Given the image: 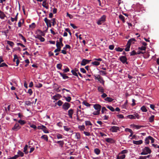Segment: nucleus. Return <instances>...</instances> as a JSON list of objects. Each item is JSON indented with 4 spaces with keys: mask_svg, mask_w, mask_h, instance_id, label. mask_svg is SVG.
<instances>
[{
    "mask_svg": "<svg viewBox=\"0 0 159 159\" xmlns=\"http://www.w3.org/2000/svg\"><path fill=\"white\" fill-rule=\"evenodd\" d=\"M44 21L45 22L48 27H51V21L50 20H48L47 18L46 17L44 19Z\"/></svg>",
    "mask_w": 159,
    "mask_h": 159,
    "instance_id": "nucleus-8",
    "label": "nucleus"
},
{
    "mask_svg": "<svg viewBox=\"0 0 159 159\" xmlns=\"http://www.w3.org/2000/svg\"><path fill=\"white\" fill-rule=\"evenodd\" d=\"M113 99L110 97H107L104 98V100L109 102H111L113 100Z\"/></svg>",
    "mask_w": 159,
    "mask_h": 159,
    "instance_id": "nucleus-21",
    "label": "nucleus"
},
{
    "mask_svg": "<svg viewBox=\"0 0 159 159\" xmlns=\"http://www.w3.org/2000/svg\"><path fill=\"white\" fill-rule=\"evenodd\" d=\"M94 60L96 61L92 62L91 64L93 65L96 66H98L100 65V62L98 61H102V59L101 58H95Z\"/></svg>",
    "mask_w": 159,
    "mask_h": 159,
    "instance_id": "nucleus-2",
    "label": "nucleus"
},
{
    "mask_svg": "<svg viewBox=\"0 0 159 159\" xmlns=\"http://www.w3.org/2000/svg\"><path fill=\"white\" fill-rule=\"evenodd\" d=\"M41 138L44 139L46 141H48V137L46 135H44L42 136L41 137Z\"/></svg>",
    "mask_w": 159,
    "mask_h": 159,
    "instance_id": "nucleus-22",
    "label": "nucleus"
},
{
    "mask_svg": "<svg viewBox=\"0 0 159 159\" xmlns=\"http://www.w3.org/2000/svg\"><path fill=\"white\" fill-rule=\"evenodd\" d=\"M94 152L97 155H99L100 153V150L98 148H96L94 150Z\"/></svg>",
    "mask_w": 159,
    "mask_h": 159,
    "instance_id": "nucleus-23",
    "label": "nucleus"
},
{
    "mask_svg": "<svg viewBox=\"0 0 159 159\" xmlns=\"http://www.w3.org/2000/svg\"><path fill=\"white\" fill-rule=\"evenodd\" d=\"M107 107L112 111L113 112L115 111V109L111 106H108Z\"/></svg>",
    "mask_w": 159,
    "mask_h": 159,
    "instance_id": "nucleus-37",
    "label": "nucleus"
},
{
    "mask_svg": "<svg viewBox=\"0 0 159 159\" xmlns=\"http://www.w3.org/2000/svg\"><path fill=\"white\" fill-rule=\"evenodd\" d=\"M18 123H19L21 125H23L26 123V122L24 120H18Z\"/></svg>",
    "mask_w": 159,
    "mask_h": 159,
    "instance_id": "nucleus-33",
    "label": "nucleus"
},
{
    "mask_svg": "<svg viewBox=\"0 0 159 159\" xmlns=\"http://www.w3.org/2000/svg\"><path fill=\"white\" fill-rule=\"evenodd\" d=\"M106 18V16L105 15H103L97 21V24L98 25H101L105 21Z\"/></svg>",
    "mask_w": 159,
    "mask_h": 159,
    "instance_id": "nucleus-1",
    "label": "nucleus"
},
{
    "mask_svg": "<svg viewBox=\"0 0 159 159\" xmlns=\"http://www.w3.org/2000/svg\"><path fill=\"white\" fill-rule=\"evenodd\" d=\"M137 55L136 52L134 50H133L130 53V56H132L133 55Z\"/></svg>",
    "mask_w": 159,
    "mask_h": 159,
    "instance_id": "nucleus-54",
    "label": "nucleus"
},
{
    "mask_svg": "<svg viewBox=\"0 0 159 159\" xmlns=\"http://www.w3.org/2000/svg\"><path fill=\"white\" fill-rule=\"evenodd\" d=\"M106 141L108 143H113L115 142V141L112 138H107L105 139Z\"/></svg>",
    "mask_w": 159,
    "mask_h": 159,
    "instance_id": "nucleus-12",
    "label": "nucleus"
},
{
    "mask_svg": "<svg viewBox=\"0 0 159 159\" xmlns=\"http://www.w3.org/2000/svg\"><path fill=\"white\" fill-rule=\"evenodd\" d=\"M119 18L121 20L123 23L125 22V17L122 15L119 16Z\"/></svg>",
    "mask_w": 159,
    "mask_h": 159,
    "instance_id": "nucleus-32",
    "label": "nucleus"
},
{
    "mask_svg": "<svg viewBox=\"0 0 159 159\" xmlns=\"http://www.w3.org/2000/svg\"><path fill=\"white\" fill-rule=\"evenodd\" d=\"M85 124L86 125H92V124L89 121H85Z\"/></svg>",
    "mask_w": 159,
    "mask_h": 159,
    "instance_id": "nucleus-48",
    "label": "nucleus"
},
{
    "mask_svg": "<svg viewBox=\"0 0 159 159\" xmlns=\"http://www.w3.org/2000/svg\"><path fill=\"white\" fill-rule=\"evenodd\" d=\"M30 126L31 128H33L35 129H36L37 128L36 125L34 124H31L30 125Z\"/></svg>",
    "mask_w": 159,
    "mask_h": 159,
    "instance_id": "nucleus-60",
    "label": "nucleus"
},
{
    "mask_svg": "<svg viewBox=\"0 0 159 159\" xmlns=\"http://www.w3.org/2000/svg\"><path fill=\"white\" fill-rule=\"evenodd\" d=\"M64 98L67 102H70L71 100V98L70 96H68L67 97H64Z\"/></svg>",
    "mask_w": 159,
    "mask_h": 159,
    "instance_id": "nucleus-42",
    "label": "nucleus"
},
{
    "mask_svg": "<svg viewBox=\"0 0 159 159\" xmlns=\"http://www.w3.org/2000/svg\"><path fill=\"white\" fill-rule=\"evenodd\" d=\"M56 47L57 48V47L61 49V45L60 44V41H58V40H57L56 42Z\"/></svg>",
    "mask_w": 159,
    "mask_h": 159,
    "instance_id": "nucleus-41",
    "label": "nucleus"
},
{
    "mask_svg": "<svg viewBox=\"0 0 159 159\" xmlns=\"http://www.w3.org/2000/svg\"><path fill=\"white\" fill-rule=\"evenodd\" d=\"M119 60L123 63H125L128 64V62L127 61V59L125 56H121L119 57Z\"/></svg>",
    "mask_w": 159,
    "mask_h": 159,
    "instance_id": "nucleus-3",
    "label": "nucleus"
},
{
    "mask_svg": "<svg viewBox=\"0 0 159 159\" xmlns=\"http://www.w3.org/2000/svg\"><path fill=\"white\" fill-rule=\"evenodd\" d=\"M43 86V85L41 83H39L38 84H37L35 85V86L38 88H40Z\"/></svg>",
    "mask_w": 159,
    "mask_h": 159,
    "instance_id": "nucleus-45",
    "label": "nucleus"
},
{
    "mask_svg": "<svg viewBox=\"0 0 159 159\" xmlns=\"http://www.w3.org/2000/svg\"><path fill=\"white\" fill-rule=\"evenodd\" d=\"M64 130L66 131H68L70 130V128L69 127H68L67 126H63Z\"/></svg>",
    "mask_w": 159,
    "mask_h": 159,
    "instance_id": "nucleus-53",
    "label": "nucleus"
},
{
    "mask_svg": "<svg viewBox=\"0 0 159 159\" xmlns=\"http://www.w3.org/2000/svg\"><path fill=\"white\" fill-rule=\"evenodd\" d=\"M141 110L143 112H146L148 110L144 106H143L141 108Z\"/></svg>",
    "mask_w": 159,
    "mask_h": 159,
    "instance_id": "nucleus-24",
    "label": "nucleus"
},
{
    "mask_svg": "<svg viewBox=\"0 0 159 159\" xmlns=\"http://www.w3.org/2000/svg\"><path fill=\"white\" fill-rule=\"evenodd\" d=\"M82 103L87 107H89L90 106V104L86 101H84Z\"/></svg>",
    "mask_w": 159,
    "mask_h": 159,
    "instance_id": "nucleus-35",
    "label": "nucleus"
},
{
    "mask_svg": "<svg viewBox=\"0 0 159 159\" xmlns=\"http://www.w3.org/2000/svg\"><path fill=\"white\" fill-rule=\"evenodd\" d=\"M61 97V95L59 94H57L55 96H53V99L57 100H58Z\"/></svg>",
    "mask_w": 159,
    "mask_h": 159,
    "instance_id": "nucleus-16",
    "label": "nucleus"
},
{
    "mask_svg": "<svg viewBox=\"0 0 159 159\" xmlns=\"http://www.w3.org/2000/svg\"><path fill=\"white\" fill-rule=\"evenodd\" d=\"M55 143H57L59 144V145L61 147H63L64 144V142L63 141H57V142H56Z\"/></svg>",
    "mask_w": 159,
    "mask_h": 159,
    "instance_id": "nucleus-19",
    "label": "nucleus"
},
{
    "mask_svg": "<svg viewBox=\"0 0 159 159\" xmlns=\"http://www.w3.org/2000/svg\"><path fill=\"white\" fill-rule=\"evenodd\" d=\"M143 150L146 152L148 153H150L151 152V150L148 147H145L143 149Z\"/></svg>",
    "mask_w": 159,
    "mask_h": 159,
    "instance_id": "nucleus-15",
    "label": "nucleus"
},
{
    "mask_svg": "<svg viewBox=\"0 0 159 159\" xmlns=\"http://www.w3.org/2000/svg\"><path fill=\"white\" fill-rule=\"evenodd\" d=\"M124 49V48H120V47L116 48L115 50L117 52H121Z\"/></svg>",
    "mask_w": 159,
    "mask_h": 159,
    "instance_id": "nucleus-27",
    "label": "nucleus"
},
{
    "mask_svg": "<svg viewBox=\"0 0 159 159\" xmlns=\"http://www.w3.org/2000/svg\"><path fill=\"white\" fill-rule=\"evenodd\" d=\"M28 146L27 145H26L24 148V152L25 154H27L28 153V152L27 151Z\"/></svg>",
    "mask_w": 159,
    "mask_h": 159,
    "instance_id": "nucleus-30",
    "label": "nucleus"
},
{
    "mask_svg": "<svg viewBox=\"0 0 159 159\" xmlns=\"http://www.w3.org/2000/svg\"><path fill=\"white\" fill-rule=\"evenodd\" d=\"M133 143L134 144L136 145H139L140 144L143 143V141L142 140H140L139 141H134L133 140Z\"/></svg>",
    "mask_w": 159,
    "mask_h": 159,
    "instance_id": "nucleus-13",
    "label": "nucleus"
},
{
    "mask_svg": "<svg viewBox=\"0 0 159 159\" xmlns=\"http://www.w3.org/2000/svg\"><path fill=\"white\" fill-rule=\"evenodd\" d=\"M134 127L137 129H139L141 127H144V126L143 125H134Z\"/></svg>",
    "mask_w": 159,
    "mask_h": 159,
    "instance_id": "nucleus-40",
    "label": "nucleus"
},
{
    "mask_svg": "<svg viewBox=\"0 0 159 159\" xmlns=\"http://www.w3.org/2000/svg\"><path fill=\"white\" fill-rule=\"evenodd\" d=\"M71 72L74 75L76 76L78 78V76L77 73L75 71H74V70H72L71 71Z\"/></svg>",
    "mask_w": 159,
    "mask_h": 159,
    "instance_id": "nucleus-43",
    "label": "nucleus"
},
{
    "mask_svg": "<svg viewBox=\"0 0 159 159\" xmlns=\"http://www.w3.org/2000/svg\"><path fill=\"white\" fill-rule=\"evenodd\" d=\"M150 139H148V137H147L145 139V143L146 144H148L149 143Z\"/></svg>",
    "mask_w": 159,
    "mask_h": 159,
    "instance_id": "nucleus-55",
    "label": "nucleus"
},
{
    "mask_svg": "<svg viewBox=\"0 0 159 159\" xmlns=\"http://www.w3.org/2000/svg\"><path fill=\"white\" fill-rule=\"evenodd\" d=\"M98 81H99L100 83L102 84L103 85H104L105 81L103 80V78L101 76L100 77V79L98 80Z\"/></svg>",
    "mask_w": 159,
    "mask_h": 159,
    "instance_id": "nucleus-26",
    "label": "nucleus"
},
{
    "mask_svg": "<svg viewBox=\"0 0 159 159\" xmlns=\"http://www.w3.org/2000/svg\"><path fill=\"white\" fill-rule=\"evenodd\" d=\"M4 66L7 67L8 66L5 63H2L0 65V67Z\"/></svg>",
    "mask_w": 159,
    "mask_h": 159,
    "instance_id": "nucleus-59",
    "label": "nucleus"
},
{
    "mask_svg": "<svg viewBox=\"0 0 159 159\" xmlns=\"http://www.w3.org/2000/svg\"><path fill=\"white\" fill-rule=\"evenodd\" d=\"M21 128V127L19 126V124L18 123H16L12 128V129L15 131H17Z\"/></svg>",
    "mask_w": 159,
    "mask_h": 159,
    "instance_id": "nucleus-9",
    "label": "nucleus"
},
{
    "mask_svg": "<svg viewBox=\"0 0 159 159\" xmlns=\"http://www.w3.org/2000/svg\"><path fill=\"white\" fill-rule=\"evenodd\" d=\"M19 157V156L18 155H15L13 157H11L8 158V159H16Z\"/></svg>",
    "mask_w": 159,
    "mask_h": 159,
    "instance_id": "nucleus-44",
    "label": "nucleus"
},
{
    "mask_svg": "<svg viewBox=\"0 0 159 159\" xmlns=\"http://www.w3.org/2000/svg\"><path fill=\"white\" fill-rule=\"evenodd\" d=\"M59 72L61 76L62 77L63 79L65 80L68 79L69 78L68 76L66 75V74H64Z\"/></svg>",
    "mask_w": 159,
    "mask_h": 159,
    "instance_id": "nucleus-14",
    "label": "nucleus"
},
{
    "mask_svg": "<svg viewBox=\"0 0 159 159\" xmlns=\"http://www.w3.org/2000/svg\"><path fill=\"white\" fill-rule=\"evenodd\" d=\"M128 152V151L127 150H122L120 152V153L121 154H124L125 153H127Z\"/></svg>",
    "mask_w": 159,
    "mask_h": 159,
    "instance_id": "nucleus-61",
    "label": "nucleus"
},
{
    "mask_svg": "<svg viewBox=\"0 0 159 159\" xmlns=\"http://www.w3.org/2000/svg\"><path fill=\"white\" fill-rule=\"evenodd\" d=\"M127 118L130 119H135V117L132 115H130L127 116Z\"/></svg>",
    "mask_w": 159,
    "mask_h": 159,
    "instance_id": "nucleus-34",
    "label": "nucleus"
},
{
    "mask_svg": "<svg viewBox=\"0 0 159 159\" xmlns=\"http://www.w3.org/2000/svg\"><path fill=\"white\" fill-rule=\"evenodd\" d=\"M154 117L155 116L154 115H152L151 116L149 119V121L151 123L153 122L154 120Z\"/></svg>",
    "mask_w": 159,
    "mask_h": 159,
    "instance_id": "nucleus-29",
    "label": "nucleus"
},
{
    "mask_svg": "<svg viewBox=\"0 0 159 159\" xmlns=\"http://www.w3.org/2000/svg\"><path fill=\"white\" fill-rule=\"evenodd\" d=\"M91 61V60L83 59L81 62V65L82 66H85L86 64L89 63Z\"/></svg>",
    "mask_w": 159,
    "mask_h": 159,
    "instance_id": "nucleus-6",
    "label": "nucleus"
},
{
    "mask_svg": "<svg viewBox=\"0 0 159 159\" xmlns=\"http://www.w3.org/2000/svg\"><path fill=\"white\" fill-rule=\"evenodd\" d=\"M95 79L96 80H98L100 79V77H101L100 75H96L94 76Z\"/></svg>",
    "mask_w": 159,
    "mask_h": 159,
    "instance_id": "nucleus-63",
    "label": "nucleus"
},
{
    "mask_svg": "<svg viewBox=\"0 0 159 159\" xmlns=\"http://www.w3.org/2000/svg\"><path fill=\"white\" fill-rule=\"evenodd\" d=\"M102 94L101 95V97L102 98H105L107 96V95L105 93H102Z\"/></svg>",
    "mask_w": 159,
    "mask_h": 159,
    "instance_id": "nucleus-64",
    "label": "nucleus"
},
{
    "mask_svg": "<svg viewBox=\"0 0 159 159\" xmlns=\"http://www.w3.org/2000/svg\"><path fill=\"white\" fill-rule=\"evenodd\" d=\"M119 130V128L116 126H112L110 129V130L112 132H116L118 130Z\"/></svg>",
    "mask_w": 159,
    "mask_h": 159,
    "instance_id": "nucleus-7",
    "label": "nucleus"
},
{
    "mask_svg": "<svg viewBox=\"0 0 159 159\" xmlns=\"http://www.w3.org/2000/svg\"><path fill=\"white\" fill-rule=\"evenodd\" d=\"M70 106V103L66 102L62 105V108L65 110L66 111L67 110Z\"/></svg>",
    "mask_w": 159,
    "mask_h": 159,
    "instance_id": "nucleus-5",
    "label": "nucleus"
},
{
    "mask_svg": "<svg viewBox=\"0 0 159 159\" xmlns=\"http://www.w3.org/2000/svg\"><path fill=\"white\" fill-rule=\"evenodd\" d=\"M98 89L99 92H101L102 93H104V89L101 86L98 87Z\"/></svg>",
    "mask_w": 159,
    "mask_h": 159,
    "instance_id": "nucleus-18",
    "label": "nucleus"
},
{
    "mask_svg": "<svg viewBox=\"0 0 159 159\" xmlns=\"http://www.w3.org/2000/svg\"><path fill=\"white\" fill-rule=\"evenodd\" d=\"M18 36L20 39H21L22 40H26L24 37L20 34H18Z\"/></svg>",
    "mask_w": 159,
    "mask_h": 159,
    "instance_id": "nucleus-52",
    "label": "nucleus"
},
{
    "mask_svg": "<svg viewBox=\"0 0 159 159\" xmlns=\"http://www.w3.org/2000/svg\"><path fill=\"white\" fill-rule=\"evenodd\" d=\"M6 16L4 12L0 10V18L1 19H3Z\"/></svg>",
    "mask_w": 159,
    "mask_h": 159,
    "instance_id": "nucleus-17",
    "label": "nucleus"
},
{
    "mask_svg": "<svg viewBox=\"0 0 159 159\" xmlns=\"http://www.w3.org/2000/svg\"><path fill=\"white\" fill-rule=\"evenodd\" d=\"M108 111L107 110L106 108L105 107H103L102 108L101 112L102 114H103L104 113V112L105 111Z\"/></svg>",
    "mask_w": 159,
    "mask_h": 159,
    "instance_id": "nucleus-51",
    "label": "nucleus"
},
{
    "mask_svg": "<svg viewBox=\"0 0 159 159\" xmlns=\"http://www.w3.org/2000/svg\"><path fill=\"white\" fill-rule=\"evenodd\" d=\"M99 72L101 73V75H105L107 74V73L106 71L103 70H100Z\"/></svg>",
    "mask_w": 159,
    "mask_h": 159,
    "instance_id": "nucleus-57",
    "label": "nucleus"
},
{
    "mask_svg": "<svg viewBox=\"0 0 159 159\" xmlns=\"http://www.w3.org/2000/svg\"><path fill=\"white\" fill-rule=\"evenodd\" d=\"M93 107L96 110L100 111L101 106L99 104H95L93 105Z\"/></svg>",
    "mask_w": 159,
    "mask_h": 159,
    "instance_id": "nucleus-10",
    "label": "nucleus"
},
{
    "mask_svg": "<svg viewBox=\"0 0 159 159\" xmlns=\"http://www.w3.org/2000/svg\"><path fill=\"white\" fill-rule=\"evenodd\" d=\"M74 113L73 109H70L68 111V115L70 119H72V115Z\"/></svg>",
    "mask_w": 159,
    "mask_h": 159,
    "instance_id": "nucleus-11",
    "label": "nucleus"
},
{
    "mask_svg": "<svg viewBox=\"0 0 159 159\" xmlns=\"http://www.w3.org/2000/svg\"><path fill=\"white\" fill-rule=\"evenodd\" d=\"M62 66V65L60 63L57 64V67L59 69L61 70Z\"/></svg>",
    "mask_w": 159,
    "mask_h": 159,
    "instance_id": "nucleus-47",
    "label": "nucleus"
},
{
    "mask_svg": "<svg viewBox=\"0 0 159 159\" xmlns=\"http://www.w3.org/2000/svg\"><path fill=\"white\" fill-rule=\"evenodd\" d=\"M70 25L74 29H76L77 28V27L74 24L72 23L70 24Z\"/></svg>",
    "mask_w": 159,
    "mask_h": 159,
    "instance_id": "nucleus-62",
    "label": "nucleus"
},
{
    "mask_svg": "<svg viewBox=\"0 0 159 159\" xmlns=\"http://www.w3.org/2000/svg\"><path fill=\"white\" fill-rule=\"evenodd\" d=\"M17 153L18 154V155L19 156H20L21 157H22L24 156V153L20 150L18 151Z\"/></svg>",
    "mask_w": 159,
    "mask_h": 159,
    "instance_id": "nucleus-36",
    "label": "nucleus"
},
{
    "mask_svg": "<svg viewBox=\"0 0 159 159\" xmlns=\"http://www.w3.org/2000/svg\"><path fill=\"white\" fill-rule=\"evenodd\" d=\"M63 103V102L61 100H59L57 102H56L55 104L60 106L62 105Z\"/></svg>",
    "mask_w": 159,
    "mask_h": 159,
    "instance_id": "nucleus-28",
    "label": "nucleus"
},
{
    "mask_svg": "<svg viewBox=\"0 0 159 159\" xmlns=\"http://www.w3.org/2000/svg\"><path fill=\"white\" fill-rule=\"evenodd\" d=\"M57 139H62L63 138V135L60 134H58L57 135Z\"/></svg>",
    "mask_w": 159,
    "mask_h": 159,
    "instance_id": "nucleus-58",
    "label": "nucleus"
},
{
    "mask_svg": "<svg viewBox=\"0 0 159 159\" xmlns=\"http://www.w3.org/2000/svg\"><path fill=\"white\" fill-rule=\"evenodd\" d=\"M146 49V47L142 45L141 47H138V49L141 51H145Z\"/></svg>",
    "mask_w": 159,
    "mask_h": 159,
    "instance_id": "nucleus-25",
    "label": "nucleus"
},
{
    "mask_svg": "<svg viewBox=\"0 0 159 159\" xmlns=\"http://www.w3.org/2000/svg\"><path fill=\"white\" fill-rule=\"evenodd\" d=\"M78 128L81 130H83L85 129V126L84 125H80L79 126Z\"/></svg>",
    "mask_w": 159,
    "mask_h": 159,
    "instance_id": "nucleus-46",
    "label": "nucleus"
},
{
    "mask_svg": "<svg viewBox=\"0 0 159 159\" xmlns=\"http://www.w3.org/2000/svg\"><path fill=\"white\" fill-rule=\"evenodd\" d=\"M100 113V111L97 110L96 111H94L93 114L94 115H98Z\"/></svg>",
    "mask_w": 159,
    "mask_h": 159,
    "instance_id": "nucleus-38",
    "label": "nucleus"
},
{
    "mask_svg": "<svg viewBox=\"0 0 159 159\" xmlns=\"http://www.w3.org/2000/svg\"><path fill=\"white\" fill-rule=\"evenodd\" d=\"M133 40H128L127 44L126 45V48L125 50L126 52H128L129 51L131 45V43Z\"/></svg>",
    "mask_w": 159,
    "mask_h": 159,
    "instance_id": "nucleus-4",
    "label": "nucleus"
},
{
    "mask_svg": "<svg viewBox=\"0 0 159 159\" xmlns=\"http://www.w3.org/2000/svg\"><path fill=\"white\" fill-rule=\"evenodd\" d=\"M148 139H150V140H151V143H152L154 142V139L151 136H148Z\"/></svg>",
    "mask_w": 159,
    "mask_h": 159,
    "instance_id": "nucleus-56",
    "label": "nucleus"
},
{
    "mask_svg": "<svg viewBox=\"0 0 159 159\" xmlns=\"http://www.w3.org/2000/svg\"><path fill=\"white\" fill-rule=\"evenodd\" d=\"M36 26L35 24L34 23H33L29 25V27L31 29H34Z\"/></svg>",
    "mask_w": 159,
    "mask_h": 159,
    "instance_id": "nucleus-39",
    "label": "nucleus"
},
{
    "mask_svg": "<svg viewBox=\"0 0 159 159\" xmlns=\"http://www.w3.org/2000/svg\"><path fill=\"white\" fill-rule=\"evenodd\" d=\"M75 137H76V138L77 139H80L81 138L80 134L78 132L76 133Z\"/></svg>",
    "mask_w": 159,
    "mask_h": 159,
    "instance_id": "nucleus-31",
    "label": "nucleus"
},
{
    "mask_svg": "<svg viewBox=\"0 0 159 159\" xmlns=\"http://www.w3.org/2000/svg\"><path fill=\"white\" fill-rule=\"evenodd\" d=\"M7 43L9 45V46L11 48H12L14 44L13 42L11 41H10L9 40H7Z\"/></svg>",
    "mask_w": 159,
    "mask_h": 159,
    "instance_id": "nucleus-20",
    "label": "nucleus"
},
{
    "mask_svg": "<svg viewBox=\"0 0 159 159\" xmlns=\"http://www.w3.org/2000/svg\"><path fill=\"white\" fill-rule=\"evenodd\" d=\"M56 19L55 18H53L52 20V21L51 22L52 23V25L54 26V25L56 24Z\"/></svg>",
    "mask_w": 159,
    "mask_h": 159,
    "instance_id": "nucleus-49",
    "label": "nucleus"
},
{
    "mask_svg": "<svg viewBox=\"0 0 159 159\" xmlns=\"http://www.w3.org/2000/svg\"><path fill=\"white\" fill-rule=\"evenodd\" d=\"M25 104L27 106L31 105L32 103L30 101H26L25 102Z\"/></svg>",
    "mask_w": 159,
    "mask_h": 159,
    "instance_id": "nucleus-50",
    "label": "nucleus"
}]
</instances>
